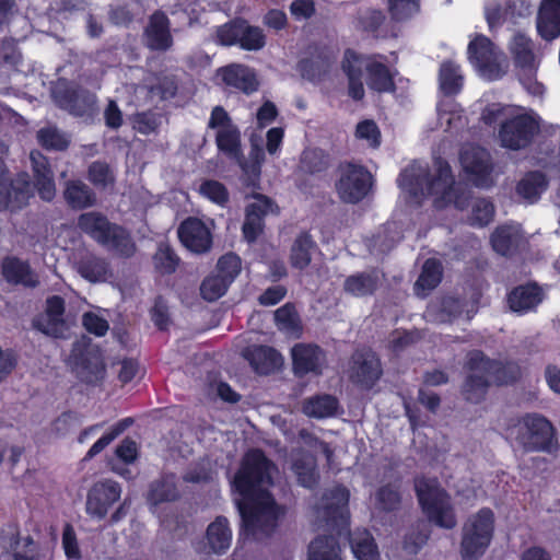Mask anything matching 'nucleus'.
<instances>
[{"label": "nucleus", "instance_id": "obj_28", "mask_svg": "<svg viewBox=\"0 0 560 560\" xmlns=\"http://www.w3.org/2000/svg\"><path fill=\"white\" fill-rule=\"evenodd\" d=\"M222 80L225 84L249 94L258 89V80L255 72L243 65L233 63L222 68Z\"/></svg>", "mask_w": 560, "mask_h": 560}, {"label": "nucleus", "instance_id": "obj_63", "mask_svg": "<svg viewBox=\"0 0 560 560\" xmlns=\"http://www.w3.org/2000/svg\"><path fill=\"white\" fill-rule=\"evenodd\" d=\"M89 179L95 186L106 187L109 183H113L114 177L106 163L93 162L89 167Z\"/></svg>", "mask_w": 560, "mask_h": 560}, {"label": "nucleus", "instance_id": "obj_48", "mask_svg": "<svg viewBox=\"0 0 560 560\" xmlns=\"http://www.w3.org/2000/svg\"><path fill=\"white\" fill-rule=\"evenodd\" d=\"M275 319L280 330L288 335L298 337L301 332V323L295 307L285 304L275 312Z\"/></svg>", "mask_w": 560, "mask_h": 560}, {"label": "nucleus", "instance_id": "obj_64", "mask_svg": "<svg viewBox=\"0 0 560 560\" xmlns=\"http://www.w3.org/2000/svg\"><path fill=\"white\" fill-rule=\"evenodd\" d=\"M200 192L219 205H224L229 200V192L225 186L217 180L205 182L200 186Z\"/></svg>", "mask_w": 560, "mask_h": 560}, {"label": "nucleus", "instance_id": "obj_2", "mask_svg": "<svg viewBox=\"0 0 560 560\" xmlns=\"http://www.w3.org/2000/svg\"><path fill=\"white\" fill-rule=\"evenodd\" d=\"M398 184L415 205H421L423 199L432 197L438 209L453 205L464 210L470 199L469 190L463 184L455 183L451 166L442 159H436L431 170L419 162L410 164L401 172Z\"/></svg>", "mask_w": 560, "mask_h": 560}, {"label": "nucleus", "instance_id": "obj_55", "mask_svg": "<svg viewBox=\"0 0 560 560\" xmlns=\"http://www.w3.org/2000/svg\"><path fill=\"white\" fill-rule=\"evenodd\" d=\"M229 285L230 283L222 276L218 273L211 275L202 281L200 293L205 300L212 302L221 298L226 292Z\"/></svg>", "mask_w": 560, "mask_h": 560}, {"label": "nucleus", "instance_id": "obj_61", "mask_svg": "<svg viewBox=\"0 0 560 560\" xmlns=\"http://www.w3.org/2000/svg\"><path fill=\"white\" fill-rule=\"evenodd\" d=\"M494 207L487 199H477L472 206L471 224L487 225L493 218Z\"/></svg>", "mask_w": 560, "mask_h": 560}, {"label": "nucleus", "instance_id": "obj_5", "mask_svg": "<svg viewBox=\"0 0 560 560\" xmlns=\"http://www.w3.org/2000/svg\"><path fill=\"white\" fill-rule=\"evenodd\" d=\"M494 515L490 509H481L471 515L462 529L460 555L465 560H476L487 550L493 535Z\"/></svg>", "mask_w": 560, "mask_h": 560}, {"label": "nucleus", "instance_id": "obj_46", "mask_svg": "<svg viewBox=\"0 0 560 560\" xmlns=\"http://www.w3.org/2000/svg\"><path fill=\"white\" fill-rule=\"evenodd\" d=\"M546 187L547 180L544 174L540 172H530L520 180L517 185V192L524 199L533 202L537 200Z\"/></svg>", "mask_w": 560, "mask_h": 560}, {"label": "nucleus", "instance_id": "obj_51", "mask_svg": "<svg viewBox=\"0 0 560 560\" xmlns=\"http://www.w3.org/2000/svg\"><path fill=\"white\" fill-rule=\"evenodd\" d=\"M34 328L47 336L63 338L68 326L63 317L54 316L45 312L33 322Z\"/></svg>", "mask_w": 560, "mask_h": 560}, {"label": "nucleus", "instance_id": "obj_54", "mask_svg": "<svg viewBox=\"0 0 560 560\" xmlns=\"http://www.w3.org/2000/svg\"><path fill=\"white\" fill-rule=\"evenodd\" d=\"M131 418H126L116 423L106 434L97 440L85 455V459H91L100 454L107 445H109L116 438H118L130 424Z\"/></svg>", "mask_w": 560, "mask_h": 560}, {"label": "nucleus", "instance_id": "obj_43", "mask_svg": "<svg viewBox=\"0 0 560 560\" xmlns=\"http://www.w3.org/2000/svg\"><path fill=\"white\" fill-rule=\"evenodd\" d=\"M107 241L101 244L110 250H115L117 254L130 257L136 250L135 243L132 242L130 234L117 224H113L109 232L107 233Z\"/></svg>", "mask_w": 560, "mask_h": 560}, {"label": "nucleus", "instance_id": "obj_30", "mask_svg": "<svg viewBox=\"0 0 560 560\" xmlns=\"http://www.w3.org/2000/svg\"><path fill=\"white\" fill-rule=\"evenodd\" d=\"M245 358L259 374H269L282 364L281 355L267 346H254L246 349Z\"/></svg>", "mask_w": 560, "mask_h": 560}, {"label": "nucleus", "instance_id": "obj_56", "mask_svg": "<svg viewBox=\"0 0 560 560\" xmlns=\"http://www.w3.org/2000/svg\"><path fill=\"white\" fill-rule=\"evenodd\" d=\"M243 20H234L219 26L215 31L214 40L222 46L240 44Z\"/></svg>", "mask_w": 560, "mask_h": 560}, {"label": "nucleus", "instance_id": "obj_38", "mask_svg": "<svg viewBox=\"0 0 560 560\" xmlns=\"http://www.w3.org/2000/svg\"><path fill=\"white\" fill-rule=\"evenodd\" d=\"M443 276V268L439 260L427 259L422 266L421 273L415 283V292L418 296H425L431 290L438 287Z\"/></svg>", "mask_w": 560, "mask_h": 560}, {"label": "nucleus", "instance_id": "obj_22", "mask_svg": "<svg viewBox=\"0 0 560 560\" xmlns=\"http://www.w3.org/2000/svg\"><path fill=\"white\" fill-rule=\"evenodd\" d=\"M293 371L303 376L308 373L319 374L325 361L320 348L312 343H298L291 350Z\"/></svg>", "mask_w": 560, "mask_h": 560}, {"label": "nucleus", "instance_id": "obj_18", "mask_svg": "<svg viewBox=\"0 0 560 560\" xmlns=\"http://www.w3.org/2000/svg\"><path fill=\"white\" fill-rule=\"evenodd\" d=\"M254 200L246 207L245 222L243 224L244 237L254 242L264 231V218L269 213L278 212L275 202L264 195H255Z\"/></svg>", "mask_w": 560, "mask_h": 560}, {"label": "nucleus", "instance_id": "obj_11", "mask_svg": "<svg viewBox=\"0 0 560 560\" xmlns=\"http://www.w3.org/2000/svg\"><path fill=\"white\" fill-rule=\"evenodd\" d=\"M208 126L217 130L215 143L218 149L230 158L235 159L243 170L247 171L246 165L242 161L241 132L222 106H215L212 109Z\"/></svg>", "mask_w": 560, "mask_h": 560}, {"label": "nucleus", "instance_id": "obj_7", "mask_svg": "<svg viewBox=\"0 0 560 560\" xmlns=\"http://www.w3.org/2000/svg\"><path fill=\"white\" fill-rule=\"evenodd\" d=\"M539 130V117L536 114L520 112L501 122L499 140L502 147L517 151L527 148Z\"/></svg>", "mask_w": 560, "mask_h": 560}, {"label": "nucleus", "instance_id": "obj_44", "mask_svg": "<svg viewBox=\"0 0 560 560\" xmlns=\"http://www.w3.org/2000/svg\"><path fill=\"white\" fill-rule=\"evenodd\" d=\"M38 143L46 150L65 151L70 144V137L56 126H46L36 133Z\"/></svg>", "mask_w": 560, "mask_h": 560}, {"label": "nucleus", "instance_id": "obj_36", "mask_svg": "<svg viewBox=\"0 0 560 560\" xmlns=\"http://www.w3.org/2000/svg\"><path fill=\"white\" fill-rule=\"evenodd\" d=\"M77 270L90 282H105L112 277L108 262L93 255L84 256L77 264Z\"/></svg>", "mask_w": 560, "mask_h": 560}, {"label": "nucleus", "instance_id": "obj_19", "mask_svg": "<svg viewBox=\"0 0 560 560\" xmlns=\"http://www.w3.org/2000/svg\"><path fill=\"white\" fill-rule=\"evenodd\" d=\"M121 489L112 480L95 483L88 494L86 512L96 518H104L109 508L119 500Z\"/></svg>", "mask_w": 560, "mask_h": 560}, {"label": "nucleus", "instance_id": "obj_12", "mask_svg": "<svg viewBox=\"0 0 560 560\" xmlns=\"http://www.w3.org/2000/svg\"><path fill=\"white\" fill-rule=\"evenodd\" d=\"M371 173L361 165L346 163L339 166V179L336 183L338 196L343 202L357 203L371 190Z\"/></svg>", "mask_w": 560, "mask_h": 560}, {"label": "nucleus", "instance_id": "obj_35", "mask_svg": "<svg viewBox=\"0 0 560 560\" xmlns=\"http://www.w3.org/2000/svg\"><path fill=\"white\" fill-rule=\"evenodd\" d=\"M541 302V292L535 284L515 288L509 295V305L513 312H527Z\"/></svg>", "mask_w": 560, "mask_h": 560}, {"label": "nucleus", "instance_id": "obj_45", "mask_svg": "<svg viewBox=\"0 0 560 560\" xmlns=\"http://www.w3.org/2000/svg\"><path fill=\"white\" fill-rule=\"evenodd\" d=\"M330 165L329 156L320 149H307L302 153L299 168L305 174H319Z\"/></svg>", "mask_w": 560, "mask_h": 560}, {"label": "nucleus", "instance_id": "obj_13", "mask_svg": "<svg viewBox=\"0 0 560 560\" xmlns=\"http://www.w3.org/2000/svg\"><path fill=\"white\" fill-rule=\"evenodd\" d=\"M56 105L74 116H90L96 110V96L82 88L58 81L51 89Z\"/></svg>", "mask_w": 560, "mask_h": 560}, {"label": "nucleus", "instance_id": "obj_57", "mask_svg": "<svg viewBox=\"0 0 560 560\" xmlns=\"http://www.w3.org/2000/svg\"><path fill=\"white\" fill-rule=\"evenodd\" d=\"M240 46L246 50H258L265 46V35L259 27L250 26L246 21L242 22Z\"/></svg>", "mask_w": 560, "mask_h": 560}, {"label": "nucleus", "instance_id": "obj_4", "mask_svg": "<svg viewBox=\"0 0 560 560\" xmlns=\"http://www.w3.org/2000/svg\"><path fill=\"white\" fill-rule=\"evenodd\" d=\"M415 490L419 503L430 521L447 529L456 526L457 521L450 497L440 487L436 479L416 478Z\"/></svg>", "mask_w": 560, "mask_h": 560}, {"label": "nucleus", "instance_id": "obj_60", "mask_svg": "<svg viewBox=\"0 0 560 560\" xmlns=\"http://www.w3.org/2000/svg\"><path fill=\"white\" fill-rule=\"evenodd\" d=\"M133 129L142 135L156 132L161 121L158 114L151 112L138 113L132 118Z\"/></svg>", "mask_w": 560, "mask_h": 560}, {"label": "nucleus", "instance_id": "obj_20", "mask_svg": "<svg viewBox=\"0 0 560 560\" xmlns=\"http://www.w3.org/2000/svg\"><path fill=\"white\" fill-rule=\"evenodd\" d=\"M178 237L187 249L196 254L207 253L212 245L209 229L196 218H189L179 225Z\"/></svg>", "mask_w": 560, "mask_h": 560}, {"label": "nucleus", "instance_id": "obj_17", "mask_svg": "<svg viewBox=\"0 0 560 560\" xmlns=\"http://www.w3.org/2000/svg\"><path fill=\"white\" fill-rule=\"evenodd\" d=\"M382 375L381 362L370 350L355 351L351 358L350 380L365 388H371Z\"/></svg>", "mask_w": 560, "mask_h": 560}, {"label": "nucleus", "instance_id": "obj_3", "mask_svg": "<svg viewBox=\"0 0 560 560\" xmlns=\"http://www.w3.org/2000/svg\"><path fill=\"white\" fill-rule=\"evenodd\" d=\"M342 69L348 75L349 95L357 101L364 96L362 71L368 73L366 84L376 92H389L395 88L394 80L388 68L371 57H362L348 50L342 61Z\"/></svg>", "mask_w": 560, "mask_h": 560}, {"label": "nucleus", "instance_id": "obj_37", "mask_svg": "<svg viewBox=\"0 0 560 560\" xmlns=\"http://www.w3.org/2000/svg\"><path fill=\"white\" fill-rule=\"evenodd\" d=\"M175 475L164 474L161 478L150 485L148 500L153 505L163 502L175 501L179 498V492L175 482Z\"/></svg>", "mask_w": 560, "mask_h": 560}, {"label": "nucleus", "instance_id": "obj_10", "mask_svg": "<svg viewBox=\"0 0 560 560\" xmlns=\"http://www.w3.org/2000/svg\"><path fill=\"white\" fill-rule=\"evenodd\" d=\"M466 366L469 372L462 386V396L468 402L479 404L485 399L489 387L492 385L486 371L495 369V364L481 351L474 350L467 354Z\"/></svg>", "mask_w": 560, "mask_h": 560}, {"label": "nucleus", "instance_id": "obj_42", "mask_svg": "<svg viewBox=\"0 0 560 560\" xmlns=\"http://www.w3.org/2000/svg\"><path fill=\"white\" fill-rule=\"evenodd\" d=\"M292 470L298 482L305 488H313L318 482L319 475L316 470V459L310 454H302L292 463Z\"/></svg>", "mask_w": 560, "mask_h": 560}, {"label": "nucleus", "instance_id": "obj_1", "mask_svg": "<svg viewBox=\"0 0 560 560\" xmlns=\"http://www.w3.org/2000/svg\"><path fill=\"white\" fill-rule=\"evenodd\" d=\"M277 467L259 450L249 451L234 477L235 489L247 503L237 502L244 532L256 540L269 537L276 529L281 514L280 508L265 487L270 486Z\"/></svg>", "mask_w": 560, "mask_h": 560}, {"label": "nucleus", "instance_id": "obj_14", "mask_svg": "<svg viewBox=\"0 0 560 560\" xmlns=\"http://www.w3.org/2000/svg\"><path fill=\"white\" fill-rule=\"evenodd\" d=\"M71 358L81 381L94 384L104 378L105 365L101 350L96 346L78 341L73 345Z\"/></svg>", "mask_w": 560, "mask_h": 560}, {"label": "nucleus", "instance_id": "obj_32", "mask_svg": "<svg viewBox=\"0 0 560 560\" xmlns=\"http://www.w3.org/2000/svg\"><path fill=\"white\" fill-rule=\"evenodd\" d=\"M112 226L113 223L101 212H85L78 218V228L100 244L107 241V233Z\"/></svg>", "mask_w": 560, "mask_h": 560}, {"label": "nucleus", "instance_id": "obj_23", "mask_svg": "<svg viewBox=\"0 0 560 560\" xmlns=\"http://www.w3.org/2000/svg\"><path fill=\"white\" fill-rule=\"evenodd\" d=\"M34 185L40 198L45 201H51L56 196V185L54 172L48 159L39 151H32L30 154Z\"/></svg>", "mask_w": 560, "mask_h": 560}, {"label": "nucleus", "instance_id": "obj_62", "mask_svg": "<svg viewBox=\"0 0 560 560\" xmlns=\"http://www.w3.org/2000/svg\"><path fill=\"white\" fill-rule=\"evenodd\" d=\"M355 136L361 140H365L372 148H377L381 143V131L373 120L359 122Z\"/></svg>", "mask_w": 560, "mask_h": 560}, {"label": "nucleus", "instance_id": "obj_8", "mask_svg": "<svg viewBox=\"0 0 560 560\" xmlns=\"http://www.w3.org/2000/svg\"><path fill=\"white\" fill-rule=\"evenodd\" d=\"M509 430L525 450H546L555 436L552 424L536 413L517 419L510 424Z\"/></svg>", "mask_w": 560, "mask_h": 560}, {"label": "nucleus", "instance_id": "obj_53", "mask_svg": "<svg viewBox=\"0 0 560 560\" xmlns=\"http://www.w3.org/2000/svg\"><path fill=\"white\" fill-rule=\"evenodd\" d=\"M401 495L397 487L386 485L381 487L375 493V506L384 512H392L399 508Z\"/></svg>", "mask_w": 560, "mask_h": 560}, {"label": "nucleus", "instance_id": "obj_21", "mask_svg": "<svg viewBox=\"0 0 560 560\" xmlns=\"http://www.w3.org/2000/svg\"><path fill=\"white\" fill-rule=\"evenodd\" d=\"M466 313L467 319H471L477 312L476 307L467 308L466 303L454 296H444L439 301L432 302L425 312V317L430 322L445 324L452 323L463 313Z\"/></svg>", "mask_w": 560, "mask_h": 560}, {"label": "nucleus", "instance_id": "obj_40", "mask_svg": "<svg viewBox=\"0 0 560 560\" xmlns=\"http://www.w3.org/2000/svg\"><path fill=\"white\" fill-rule=\"evenodd\" d=\"M350 545L358 560H378L380 551L373 536L365 529L355 530L350 537Z\"/></svg>", "mask_w": 560, "mask_h": 560}, {"label": "nucleus", "instance_id": "obj_50", "mask_svg": "<svg viewBox=\"0 0 560 560\" xmlns=\"http://www.w3.org/2000/svg\"><path fill=\"white\" fill-rule=\"evenodd\" d=\"M495 364V369L486 371L491 384L505 385L515 382L520 375V366L513 362L502 363L497 360H491Z\"/></svg>", "mask_w": 560, "mask_h": 560}, {"label": "nucleus", "instance_id": "obj_59", "mask_svg": "<svg viewBox=\"0 0 560 560\" xmlns=\"http://www.w3.org/2000/svg\"><path fill=\"white\" fill-rule=\"evenodd\" d=\"M389 12L394 20L404 21L419 11V0H388Z\"/></svg>", "mask_w": 560, "mask_h": 560}, {"label": "nucleus", "instance_id": "obj_9", "mask_svg": "<svg viewBox=\"0 0 560 560\" xmlns=\"http://www.w3.org/2000/svg\"><path fill=\"white\" fill-rule=\"evenodd\" d=\"M468 58L478 72L489 79L501 78L508 68V61L494 44L486 36H476L468 45Z\"/></svg>", "mask_w": 560, "mask_h": 560}, {"label": "nucleus", "instance_id": "obj_16", "mask_svg": "<svg viewBox=\"0 0 560 560\" xmlns=\"http://www.w3.org/2000/svg\"><path fill=\"white\" fill-rule=\"evenodd\" d=\"M143 45L153 51H167L172 48L174 39L171 33V22L162 11L150 15L142 35Z\"/></svg>", "mask_w": 560, "mask_h": 560}, {"label": "nucleus", "instance_id": "obj_58", "mask_svg": "<svg viewBox=\"0 0 560 560\" xmlns=\"http://www.w3.org/2000/svg\"><path fill=\"white\" fill-rule=\"evenodd\" d=\"M241 269V258L233 253L223 255L217 264L218 275L222 276L230 284L238 276Z\"/></svg>", "mask_w": 560, "mask_h": 560}, {"label": "nucleus", "instance_id": "obj_24", "mask_svg": "<svg viewBox=\"0 0 560 560\" xmlns=\"http://www.w3.org/2000/svg\"><path fill=\"white\" fill-rule=\"evenodd\" d=\"M383 279L384 275L378 269L372 268L347 277L342 289L351 296L363 298L374 294Z\"/></svg>", "mask_w": 560, "mask_h": 560}, {"label": "nucleus", "instance_id": "obj_47", "mask_svg": "<svg viewBox=\"0 0 560 560\" xmlns=\"http://www.w3.org/2000/svg\"><path fill=\"white\" fill-rule=\"evenodd\" d=\"M314 247V243L311 236L306 233L300 234L291 248V264L293 267L299 269L306 268L312 259V249Z\"/></svg>", "mask_w": 560, "mask_h": 560}, {"label": "nucleus", "instance_id": "obj_39", "mask_svg": "<svg viewBox=\"0 0 560 560\" xmlns=\"http://www.w3.org/2000/svg\"><path fill=\"white\" fill-rule=\"evenodd\" d=\"M307 560H342L337 539L331 535L316 537L308 546Z\"/></svg>", "mask_w": 560, "mask_h": 560}, {"label": "nucleus", "instance_id": "obj_6", "mask_svg": "<svg viewBox=\"0 0 560 560\" xmlns=\"http://www.w3.org/2000/svg\"><path fill=\"white\" fill-rule=\"evenodd\" d=\"M349 491L336 486L324 492L313 506V520L318 527L341 530L347 527L349 520Z\"/></svg>", "mask_w": 560, "mask_h": 560}, {"label": "nucleus", "instance_id": "obj_41", "mask_svg": "<svg viewBox=\"0 0 560 560\" xmlns=\"http://www.w3.org/2000/svg\"><path fill=\"white\" fill-rule=\"evenodd\" d=\"M338 407L337 399L327 394L310 397L303 402V412L313 418H327L336 413Z\"/></svg>", "mask_w": 560, "mask_h": 560}, {"label": "nucleus", "instance_id": "obj_29", "mask_svg": "<svg viewBox=\"0 0 560 560\" xmlns=\"http://www.w3.org/2000/svg\"><path fill=\"white\" fill-rule=\"evenodd\" d=\"M511 52L517 67L522 68L524 74H530L537 68V56L533 50L532 40L523 33H516L510 45Z\"/></svg>", "mask_w": 560, "mask_h": 560}, {"label": "nucleus", "instance_id": "obj_52", "mask_svg": "<svg viewBox=\"0 0 560 560\" xmlns=\"http://www.w3.org/2000/svg\"><path fill=\"white\" fill-rule=\"evenodd\" d=\"M155 268L164 275L176 270L179 258L167 243H160L156 253L153 256Z\"/></svg>", "mask_w": 560, "mask_h": 560}, {"label": "nucleus", "instance_id": "obj_31", "mask_svg": "<svg viewBox=\"0 0 560 560\" xmlns=\"http://www.w3.org/2000/svg\"><path fill=\"white\" fill-rule=\"evenodd\" d=\"M1 189V195L5 199L3 210L11 208L12 210L24 207L32 196L31 184L26 174L19 175L14 180L10 182Z\"/></svg>", "mask_w": 560, "mask_h": 560}, {"label": "nucleus", "instance_id": "obj_26", "mask_svg": "<svg viewBox=\"0 0 560 560\" xmlns=\"http://www.w3.org/2000/svg\"><path fill=\"white\" fill-rule=\"evenodd\" d=\"M62 197L68 207L73 210L91 208L97 202L96 194L81 179L66 180Z\"/></svg>", "mask_w": 560, "mask_h": 560}, {"label": "nucleus", "instance_id": "obj_34", "mask_svg": "<svg viewBox=\"0 0 560 560\" xmlns=\"http://www.w3.org/2000/svg\"><path fill=\"white\" fill-rule=\"evenodd\" d=\"M207 544L214 553L225 552L231 545L232 532L224 516H218L207 528Z\"/></svg>", "mask_w": 560, "mask_h": 560}, {"label": "nucleus", "instance_id": "obj_33", "mask_svg": "<svg viewBox=\"0 0 560 560\" xmlns=\"http://www.w3.org/2000/svg\"><path fill=\"white\" fill-rule=\"evenodd\" d=\"M2 275L4 279L14 284L35 288L38 284L37 278L32 273L28 265L18 258H5L2 262Z\"/></svg>", "mask_w": 560, "mask_h": 560}, {"label": "nucleus", "instance_id": "obj_25", "mask_svg": "<svg viewBox=\"0 0 560 560\" xmlns=\"http://www.w3.org/2000/svg\"><path fill=\"white\" fill-rule=\"evenodd\" d=\"M525 238L517 224L498 226L491 234L493 249L502 256H512L524 245Z\"/></svg>", "mask_w": 560, "mask_h": 560}, {"label": "nucleus", "instance_id": "obj_15", "mask_svg": "<svg viewBox=\"0 0 560 560\" xmlns=\"http://www.w3.org/2000/svg\"><path fill=\"white\" fill-rule=\"evenodd\" d=\"M464 171L471 175V180L480 187L489 186V174L491 171L489 153L478 145L466 144L459 155Z\"/></svg>", "mask_w": 560, "mask_h": 560}, {"label": "nucleus", "instance_id": "obj_27", "mask_svg": "<svg viewBox=\"0 0 560 560\" xmlns=\"http://www.w3.org/2000/svg\"><path fill=\"white\" fill-rule=\"evenodd\" d=\"M537 31L546 40H552L560 35V0H545L541 3Z\"/></svg>", "mask_w": 560, "mask_h": 560}, {"label": "nucleus", "instance_id": "obj_49", "mask_svg": "<svg viewBox=\"0 0 560 560\" xmlns=\"http://www.w3.org/2000/svg\"><path fill=\"white\" fill-rule=\"evenodd\" d=\"M440 88L446 95L457 93L463 85V77L458 67L451 61L442 63L440 69Z\"/></svg>", "mask_w": 560, "mask_h": 560}]
</instances>
